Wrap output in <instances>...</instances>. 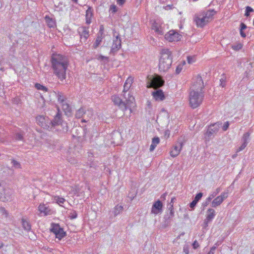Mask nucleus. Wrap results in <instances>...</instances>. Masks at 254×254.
I'll use <instances>...</instances> for the list:
<instances>
[{
    "mask_svg": "<svg viewBox=\"0 0 254 254\" xmlns=\"http://www.w3.org/2000/svg\"><path fill=\"white\" fill-rule=\"evenodd\" d=\"M204 83L201 77H197L190 88L189 105L192 109L198 107L202 103L204 95Z\"/></svg>",
    "mask_w": 254,
    "mask_h": 254,
    "instance_id": "obj_1",
    "label": "nucleus"
},
{
    "mask_svg": "<svg viewBox=\"0 0 254 254\" xmlns=\"http://www.w3.org/2000/svg\"><path fill=\"white\" fill-rule=\"evenodd\" d=\"M52 66L54 73L58 78L63 81L66 78V71L69 65V61L64 56L57 54L52 57Z\"/></svg>",
    "mask_w": 254,
    "mask_h": 254,
    "instance_id": "obj_2",
    "label": "nucleus"
},
{
    "mask_svg": "<svg viewBox=\"0 0 254 254\" xmlns=\"http://www.w3.org/2000/svg\"><path fill=\"white\" fill-rule=\"evenodd\" d=\"M158 68L160 73L167 72L171 67L173 56L169 49H162L159 52L158 57Z\"/></svg>",
    "mask_w": 254,
    "mask_h": 254,
    "instance_id": "obj_3",
    "label": "nucleus"
},
{
    "mask_svg": "<svg viewBox=\"0 0 254 254\" xmlns=\"http://www.w3.org/2000/svg\"><path fill=\"white\" fill-rule=\"evenodd\" d=\"M216 11L214 10H209L202 12L194 18V21L197 27H203L208 22L212 21Z\"/></svg>",
    "mask_w": 254,
    "mask_h": 254,
    "instance_id": "obj_4",
    "label": "nucleus"
},
{
    "mask_svg": "<svg viewBox=\"0 0 254 254\" xmlns=\"http://www.w3.org/2000/svg\"><path fill=\"white\" fill-rule=\"evenodd\" d=\"M12 192L10 189L6 187L5 183H0V201L6 202L10 200Z\"/></svg>",
    "mask_w": 254,
    "mask_h": 254,
    "instance_id": "obj_5",
    "label": "nucleus"
},
{
    "mask_svg": "<svg viewBox=\"0 0 254 254\" xmlns=\"http://www.w3.org/2000/svg\"><path fill=\"white\" fill-rule=\"evenodd\" d=\"M149 81L147 82V88H157L162 86L164 84V81L161 76L155 74L153 76H151Z\"/></svg>",
    "mask_w": 254,
    "mask_h": 254,
    "instance_id": "obj_6",
    "label": "nucleus"
},
{
    "mask_svg": "<svg viewBox=\"0 0 254 254\" xmlns=\"http://www.w3.org/2000/svg\"><path fill=\"white\" fill-rule=\"evenodd\" d=\"M182 38V35L174 30H169L164 35L165 39L169 42L179 41Z\"/></svg>",
    "mask_w": 254,
    "mask_h": 254,
    "instance_id": "obj_7",
    "label": "nucleus"
},
{
    "mask_svg": "<svg viewBox=\"0 0 254 254\" xmlns=\"http://www.w3.org/2000/svg\"><path fill=\"white\" fill-rule=\"evenodd\" d=\"M51 231L53 233L56 238L59 240H62L65 236L66 233L63 229L61 228L58 224L52 223L51 227Z\"/></svg>",
    "mask_w": 254,
    "mask_h": 254,
    "instance_id": "obj_8",
    "label": "nucleus"
},
{
    "mask_svg": "<svg viewBox=\"0 0 254 254\" xmlns=\"http://www.w3.org/2000/svg\"><path fill=\"white\" fill-rule=\"evenodd\" d=\"M123 96L125 100L124 102L125 110H126L128 107H131L134 105L135 104V99L130 92H123Z\"/></svg>",
    "mask_w": 254,
    "mask_h": 254,
    "instance_id": "obj_9",
    "label": "nucleus"
},
{
    "mask_svg": "<svg viewBox=\"0 0 254 254\" xmlns=\"http://www.w3.org/2000/svg\"><path fill=\"white\" fill-rule=\"evenodd\" d=\"M40 213L44 216L51 215L55 213V211L49 206L44 203H41L38 207Z\"/></svg>",
    "mask_w": 254,
    "mask_h": 254,
    "instance_id": "obj_10",
    "label": "nucleus"
},
{
    "mask_svg": "<svg viewBox=\"0 0 254 254\" xmlns=\"http://www.w3.org/2000/svg\"><path fill=\"white\" fill-rule=\"evenodd\" d=\"M36 122L39 126L44 128L47 129L49 127L50 122L48 118L43 116H38L36 117Z\"/></svg>",
    "mask_w": 254,
    "mask_h": 254,
    "instance_id": "obj_11",
    "label": "nucleus"
},
{
    "mask_svg": "<svg viewBox=\"0 0 254 254\" xmlns=\"http://www.w3.org/2000/svg\"><path fill=\"white\" fill-rule=\"evenodd\" d=\"M114 35L115 36V39H114L111 47V52L112 53L116 52L121 48V39L119 35H116L115 33Z\"/></svg>",
    "mask_w": 254,
    "mask_h": 254,
    "instance_id": "obj_12",
    "label": "nucleus"
},
{
    "mask_svg": "<svg viewBox=\"0 0 254 254\" xmlns=\"http://www.w3.org/2000/svg\"><path fill=\"white\" fill-rule=\"evenodd\" d=\"M221 124L219 123H216L210 125L206 132L205 135L208 137L216 133L220 128Z\"/></svg>",
    "mask_w": 254,
    "mask_h": 254,
    "instance_id": "obj_13",
    "label": "nucleus"
},
{
    "mask_svg": "<svg viewBox=\"0 0 254 254\" xmlns=\"http://www.w3.org/2000/svg\"><path fill=\"white\" fill-rule=\"evenodd\" d=\"M228 197V193L227 192H223L221 194V195L218 196L215 198L213 199L212 202V206L213 207H216L217 206L220 205L224 201L225 199H226Z\"/></svg>",
    "mask_w": 254,
    "mask_h": 254,
    "instance_id": "obj_14",
    "label": "nucleus"
},
{
    "mask_svg": "<svg viewBox=\"0 0 254 254\" xmlns=\"http://www.w3.org/2000/svg\"><path fill=\"white\" fill-rule=\"evenodd\" d=\"M183 143L182 142H178L177 144L174 145L170 152V154L172 157H177L180 153Z\"/></svg>",
    "mask_w": 254,
    "mask_h": 254,
    "instance_id": "obj_15",
    "label": "nucleus"
},
{
    "mask_svg": "<svg viewBox=\"0 0 254 254\" xmlns=\"http://www.w3.org/2000/svg\"><path fill=\"white\" fill-rule=\"evenodd\" d=\"M151 28L157 34L160 35L163 34V28L162 23L154 21L152 23Z\"/></svg>",
    "mask_w": 254,
    "mask_h": 254,
    "instance_id": "obj_16",
    "label": "nucleus"
},
{
    "mask_svg": "<svg viewBox=\"0 0 254 254\" xmlns=\"http://www.w3.org/2000/svg\"><path fill=\"white\" fill-rule=\"evenodd\" d=\"M163 204L159 200L155 201L152 205L151 212L154 214H158L162 211Z\"/></svg>",
    "mask_w": 254,
    "mask_h": 254,
    "instance_id": "obj_17",
    "label": "nucleus"
},
{
    "mask_svg": "<svg viewBox=\"0 0 254 254\" xmlns=\"http://www.w3.org/2000/svg\"><path fill=\"white\" fill-rule=\"evenodd\" d=\"M78 32L80 39H84V41H86L89 36L88 28L84 26L80 27L78 28Z\"/></svg>",
    "mask_w": 254,
    "mask_h": 254,
    "instance_id": "obj_18",
    "label": "nucleus"
},
{
    "mask_svg": "<svg viewBox=\"0 0 254 254\" xmlns=\"http://www.w3.org/2000/svg\"><path fill=\"white\" fill-rule=\"evenodd\" d=\"M152 96L153 99L157 101H163L165 98L164 93L161 89H158L152 92Z\"/></svg>",
    "mask_w": 254,
    "mask_h": 254,
    "instance_id": "obj_19",
    "label": "nucleus"
},
{
    "mask_svg": "<svg viewBox=\"0 0 254 254\" xmlns=\"http://www.w3.org/2000/svg\"><path fill=\"white\" fill-rule=\"evenodd\" d=\"M133 81L134 78L132 76H129L127 78L124 85L123 92H128V90L131 87L132 84L133 82Z\"/></svg>",
    "mask_w": 254,
    "mask_h": 254,
    "instance_id": "obj_20",
    "label": "nucleus"
},
{
    "mask_svg": "<svg viewBox=\"0 0 254 254\" xmlns=\"http://www.w3.org/2000/svg\"><path fill=\"white\" fill-rule=\"evenodd\" d=\"M93 16V9L90 6H88L85 14L86 23L87 24H89L91 23Z\"/></svg>",
    "mask_w": 254,
    "mask_h": 254,
    "instance_id": "obj_21",
    "label": "nucleus"
},
{
    "mask_svg": "<svg viewBox=\"0 0 254 254\" xmlns=\"http://www.w3.org/2000/svg\"><path fill=\"white\" fill-rule=\"evenodd\" d=\"M58 112L55 116L53 122L50 121V124H52L53 126L59 125L62 123V115L59 108L58 109Z\"/></svg>",
    "mask_w": 254,
    "mask_h": 254,
    "instance_id": "obj_22",
    "label": "nucleus"
},
{
    "mask_svg": "<svg viewBox=\"0 0 254 254\" xmlns=\"http://www.w3.org/2000/svg\"><path fill=\"white\" fill-rule=\"evenodd\" d=\"M62 108L65 114L68 116H70L71 115V108L69 105L66 102V101L61 104Z\"/></svg>",
    "mask_w": 254,
    "mask_h": 254,
    "instance_id": "obj_23",
    "label": "nucleus"
},
{
    "mask_svg": "<svg viewBox=\"0 0 254 254\" xmlns=\"http://www.w3.org/2000/svg\"><path fill=\"white\" fill-rule=\"evenodd\" d=\"M112 101L113 102L114 104L118 106H122L124 107V102L122 101L120 97L117 95H113L111 97Z\"/></svg>",
    "mask_w": 254,
    "mask_h": 254,
    "instance_id": "obj_24",
    "label": "nucleus"
},
{
    "mask_svg": "<svg viewBox=\"0 0 254 254\" xmlns=\"http://www.w3.org/2000/svg\"><path fill=\"white\" fill-rule=\"evenodd\" d=\"M21 223L23 228L27 231H29L31 229V226L29 221L24 218L21 219Z\"/></svg>",
    "mask_w": 254,
    "mask_h": 254,
    "instance_id": "obj_25",
    "label": "nucleus"
},
{
    "mask_svg": "<svg viewBox=\"0 0 254 254\" xmlns=\"http://www.w3.org/2000/svg\"><path fill=\"white\" fill-rule=\"evenodd\" d=\"M215 215V210L212 208L207 210L206 220L207 222L211 221Z\"/></svg>",
    "mask_w": 254,
    "mask_h": 254,
    "instance_id": "obj_26",
    "label": "nucleus"
},
{
    "mask_svg": "<svg viewBox=\"0 0 254 254\" xmlns=\"http://www.w3.org/2000/svg\"><path fill=\"white\" fill-rule=\"evenodd\" d=\"M52 199L60 206H62V204H64L65 202V199L60 197L59 195H53L52 196Z\"/></svg>",
    "mask_w": 254,
    "mask_h": 254,
    "instance_id": "obj_27",
    "label": "nucleus"
},
{
    "mask_svg": "<svg viewBox=\"0 0 254 254\" xmlns=\"http://www.w3.org/2000/svg\"><path fill=\"white\" fill-rule=\"evenodd\" d=\"M53 93L57 95L58 101L61 105L66 102L65 98L61 92H58V93H56L54 91Z\"/></svg>",
    "mask_w": 254,
    "mask_h": 254,
    "instance_id": "obj_28",
    "label": "nucleus"
},
{
    "mask_svg": "<svg viewBox=\"0 0 254 254\" xmlns=\"http://www.w3.org/2000/svg\"><path fill=\"white\" fill-rule=\"evenodd\" d=\"M46 22L50 27H54L56 25L55 21L52 18H50L49 16H45Z\"/></svg>",
    "mask_w": 254,
    "mask_h": 254,
    "instance_id": "obj_29",
    "label": "nucleus"
},
{
    "mask_svg": "<svg viewBox=\"0 0 254 254\" xmlns=\"http://www.w3.org/2000/svg\"><path fill=\"white\" fill-rule=\"evenodd\" d=\"M186 62L185 61H183L180 62L177 66L175 70V73L177 74H179L182 70L184 66L185 65Z\"/></svg>",
    "mask_w": 254,
    "mask_h": 254,
    "instance_id": "obj_30",
    "label": "nucleus"
},
{
    "mask_svg": "<svg viewBox=\"0 0 254 254\" xmlns=\"http://www.w3.org/2000/svg\"><path fill=\"white\" fill-rule=\"evenodd\" d=\"M247 28V25L244 23H241L240 24V34L242 37L246 38L247 36L246 34L244 32V30H245Z\"/></svg>",
    "mask_w": 254,
    "mask_h": 254,
    "instance_id": "obj_31",
    "label": "nucleus"
},
{
    "mask_svg": "<svg viewBox=\"0 0 254 254\" xmlns=\"http://www.w3.org/2000/svg\"><path fill=\"white\" fill-rule=\"evenodd\" d=\"M243 47V44L241 43H237L231 45V48L235 51H239Z\"/></svg>",
    "mask_w": 254,
    "mask_h": 254,
    "instance_id": "obj_32",
    "label": "nucleus"
},
{
    "mask_svg": "<svg viewBox=\"0 0 254 254\" xmlns=\"http://www.w3.org/2000/svg\"><path fill=\"white\" fill-rule=\"evenodd\" d=\"M102 39L103 37L102 36H97L96 41L93 45V47L94 49H96L99 47V46L101 44L102 42Z\"/></svg>",
    "mask_w": 254,
    "mask_h": 254,
    "instance_id": "obj_33",
    "label": "nucleus"
},
{
    "mask_svg": "<svg viewBox=\"0 0 254 254\" xmlns=\"http://www.w3.org/2000/svg\"><path fill=\"white\" fill-rule=\"evenodd\" d=\"M86 111L83 108H80L77 111L75 114V117L77 118H81L83 117V115L85 114Z\"/></svg>",
    "mask_w": 254,
    "mask_h": 254,
    "instance_id": "obj_34",
    "label": "nucleus"
},
{
    "mask_svg": "<svg viewBox=\"0 0 254 254\" xmlns=\"http://www.w3.org/2000/svg\"><path fill=\"white\" fill-rule=\"evenodd\" d=\"M35 87L38 90H43L45 92H47L48 91V88L46 87H45L39 83H36L35 85Z\"/></svg>",
    "mask_w": 254,
    "mask_h": 254,
    "instance_id": "obj_35",
    "label": "nucleus"
},
{
    "mask_svg": "<svg viewBox=\"0 0 254 254\" xmlns=\"http://www.w3.org/2000/svg\"><path fill=\"white\" fill-rule=\"evenodd\" d=\"M250 133L249 132L245 133L244 134L242 138V140L243 143H246V144H248V141L250 137Z\"/></svg>",
    "mask_w": 254,
    "mask_h": 254,
    "instance_id": "obj_36",
    "label": "nucleus"
},
{
    "mask_svg": "<svg viewBox=\"0 0 254 254\" xmlns=\"http://www.w3.org/2000/svg\"><path fill=\"white\" fill-rule=\"evenodd\" d=\"M160 142V139L158 137H155L152 138V144L157 146Z\"/></svg>",
    "mask_w": 254,
    "mask_h": 254,
    "instance_id": "obj_37",
    "label": "nucleus"
},
{
    "mask_svg": "<svg viewBox=\"0 0 254 254\" xmlns=\"http://www.w3.org/2000/svg\"><path fill=\"white\" fill-rule=\"evenodd\" d=\"M11 163L15 168H20V164L14 159H12Z\"/></svg>",
    "mask_w": 254,
    "mask_h": 254,
    "instance_id": "obj_38",
    "label": "nucleus"
},
{
    "mask_svg": "<svg viewBox=\"0 0 254 254\" xmlns=\"http://www.w3.org/2000/svg\"><path fill=\"white\" fill-rule=\"evenodd\" d=\"M253 9L250 6H247L246 8V12L245 13V15L247 17H248L250 15V13L252 12Z\"/></svg>",
    "mask_w": 254,
    "mask_h": 254,
    "instance_id": "obj_39",
    "label": "nucleus"
},
{
    "mask_svg": "<svg viewBox=\"0 0 254 254\" xmlns=\"http://www.w3.org/2000/svg\"><path fill=\"white\" fill-rule=\"evenodd\" d=\"M202 196V193L199 192L196 195V196H195L194 199L193 200L197 202L201 199Z\"/></svg>",
    "mask_w": 254,
    "mask_h": 254,
    "instance_id": "obj_40",
    "label": "nucleus"
},
{
    "mask_svg": "<svg viewBox=\"0 0 254 254\" xmlns=\"http://www.w3.org/2000/svg\"><path fill=\"white\" fill-rule=\"evenodd\" d=\"M194 57H188L187 61L189 64L193 63L195 62Z\"/></svg>",
    "mask_w": 254,
    "mask_h": 254,
    "instance_id": "obj_41",
    "label": "nucleus"
},
{
    "mask_svg": "<svg viewBox=\"0 0 254 254\" xmlns=\"http://www.w3.org/2000/svg\"><path fill=\"white\" fill-rule=\"evenodd\" d=\"M85 115H87V116L89 118H92L93 116V112L92 110H88Z\"/></svg>",
    "mask_w": 254,
    "mask_h": 254,
    "instance_id": "obj_42",
    "label": "nucleus"
},
{
    "mask_svg": "<svg viewBox=\"0 0 254 254\" xmlns=\"http://www.w3.org/2000/svg\"><path fill=\"white\" fill-rule=\"evenodd\" d=\"M110 10L113 12L115 13L117 11V7L115 4H112L110 6Z\"/></svg>",
    "mask_w": 254,
    "mask_h": 254,
    "instance_id": "obj_43",
    "label": "nucleus"
},
{
    "mask_svg": "<svg viewBox=\"0 0 254 254\" xmlns=\"http://www.w3.org/2000/svg\"><path fill=\"white\" fill-rule=\"evenodd\" d=\"M247 144L246 143H243L242 145L237 149V152H240L245 148Z\"/></svg>",
    "mask_w": 254,
    "mask_h": 254,
    "instance_id": "obj_44",
    "label": "nucleus"
},
{
    "mask_svg": "<svg viewBox=\"0 0 254 254\" xmlns=\"http://www.w3.org/2000/svg\"><path fill=\"white\" fill-rule=\"evenodd\" d=\"M229 123L228 122H226L224 123L222 127V129L224 131H226L229 127Z\"/></svg>",
    "mask_w": 254,
    "mask_h": 254,
    "instance_id": "obj_45",
    "label": "nucleus"
},
{
    "mask_svg": "<svg viewBox=\"0 0 254 254\" xmlns=\"http://www.w3.org/2000/svg\"><path fill=\"white\" fill-rule=\"evenodd\" d=\"M192 246L194 249H196L199 247V245L196 240H195L192 244Z\"/></svg>",
    "mask_w": 254,
    "mask_h": 254,
    "instance_id": "obj_46",
    "label": "nucleus"
},
{
    "mask_svg": "<svg viewBox=\"0 0 254 254\" xmlns=\"http://www.w3.org/2000/svg\"><path fill=\"white\" fill-rule=\"evenodd\" d=\"M220 86L224 87L226 85V81L224 79L221 78L220 80Z\"/></svg>",
    "mask_w": 254,
    "mask_h": 254,
    "instance_id": "obj_47",
    "label": "nucleus"
},
{
    "mask_svg": "<svg viewBox=\"0 0 254 254\" xmlns=\"http://www.w3.org/2000/svg\"><path fill=\"white\" fill-rule=\"evenodd\" d=\"M164 137L166 138H168L170 136V131L169 130H166L164 132Z\"/></svg>",
    "mask_w": 254,
    "mask_h": 254,
    "instance_id": "obj_48",
    "label": "nucleus"
},
{
    "mask_svg": "<svg viewBox=\"0 0 254 254\" xmlns=\"http://www.w3.org/2000/svg\"><path fill=\"white\" fill-rule=\"evenodd\" d=\"M169 209L170 210L171 214L172 215H173V213H174V211H173L174 206H173V204H169Z\"/></svg>",
    "mask_w": 254,
    "mask_h": 254,
    "instance_id": "obj_49",
    "label": "nucleus"
},
{
    "mask_svg": "<svg viewBox=\"0 0 254 254\" xmlns=\"http://www.w3.org/2000/svg\"><path fill=\"white\" fill-rule=\"evenodd\" d=\"M77 214L75 211H73L72 213L71 214L70 218L71 219H75L77 217Z\"/></svg>",
    "mask_w": 254,
    "mask_h": 254,
    "instance_id": "obj_50",
    "label": "nucleus"
},
{
    "mask_svg": "<svg viewBox=\"0 0 254 254\" xmlns=\"http://www.w3.org/2000/svg\"><path fill=\"white\" fill-rule=\"evenodd\" d=\"M117 0V4H118L120 5H123L126 1V0Z\"/></svg>",
    "mask_w": 254,
    "mask_h": 254,
    "instance_id": "obj_51",
    "label": "nucleus"
},
{
    "mask_svg": "<svg viewBox=\"0 0 254 254\" xmlns=\"http://www.w3.org/2000/svg\"><path fill=\"white\" fill-rule=\"evenodd\" d=\"M197 202L195 200H193V201L190 203V208H193L196 204Z\"/></svg>",
    "mask_w": 254,
    "mask_h": 254,
    "instance_id": "obj_52",
    "label": "nucleus"
},
{
    "mask_svg": "<svg viewBox=\"0 0 254 254\" xmlns=\"http://www.w3.org/2000/svg\"><path fill=\"white\" fill-rule=\"evenodd\" d=\"M0 210L1 211L2 213H3L5 215V216H7L8 213L4 208H0Z\"/></svg>",
    "mask_w": 254,
    "mask_h": 254,
    "instance_id": "obj_53",
    "label": "nucleus"
},
{
    "mask_svg": "<svg viewBox=\"0 0 254 254\" xmlns=\"http://www.w3.org/2000/svg\"><path fill=\"white\" fill-rule=\"evenodd\" d=\"M23 137V136L22 134H20V133H17L16 135V138L17 139H18V140H21L22 139Z\"/></svg>",
    "mask_w": 254,
    "mask_h": 254,
    "instance_id": "obj_54",
    "label": "nucleus"
},
{
    "mask_svg": "<svg viewBox=\"0 0 254 254\" xmlns=\"http://www.w3.org/2000/svg\"><path fill=\"white\" fill-rule=\"evenodd\" d=\"M103 31H104V26L103 25H101L100 27V31H99V32L101 34V35L100 36H102V34H103Z\"/></svg>",
    "mask_w": 254,
    "mask_h": 254,
    "instance_id": "obj_55",
    "label": "nucleus"
},
{
    "mask_svg": "<svg viewBox=\"0 0 254 254\" xmlns=\"http://www.w3.org/2000/svg\"><path fill=\"white\" fill-rule=\"evenodd\" d=\"M216 248L215 247H213L211 248L210 252L208 253V254H213L214 251H215Z\"/></svg>",
    "mask_w": 254,
    "mask_h": 254,
    "instance_id": "obj_56",
    "label": "nucleus"
},
{
    "mask_svg": "<svg viewBox=\"0 0 254 254\" xmlns=\"http://www.w3.org/2000/svg\"><path fill=\"white\" fill-rule=\"evenodd\" d=\"M156 147V146L151 144L150 146V151H152L154 150V149L155 148V147Z\"/></svg>",
    "mask_w": 254,
    "mask_h": 254,
    "instance_id": "obj_57",
    "label": "nucleus"
},
{
    "mask_svg": "<svg viewBox=\"0 0 254 254\" xmlns=\"http://www.w3.org/2000/svg\"><path fill=\"white\" fill-rule=\"evenodd\" d=\"M120 209V210H122L123 209V206L120 205V206H117L116 207V209Z\"/></svg>",
    "mask_w": 254,
    "mask_h": 254,
    "instance_id": "obj_58",
    "label": "nucleus"
},
{
    "mask_svg": "<svg viewBox=\"0 0 254 254\" xmlns=\"http://www.w3.org/2000/svg\"><path fill=\"white\" fill-rule=\"evenodd\" d=\"M214 197V195L212 194V195H210L208 197V200H211L212 199V198H213Z\"/></svg>",
    "mask_w": 254,
    "mask_h": 254,
    "instance_id": "obj_59",
    "label": "nucleus"
},
{
    "mask_svg": "<svg viewBox=\"0 0 254 254\" xmlns=\"http://www.w3.org/2000/svg\"><path fill=\"white\" fill-rule=\"evenodd\" d=\"M175 199V197L172 198L170 204H173Z\"/></svg>",
    "mask_w": 254,
    "mask_h": 254,
    "instance_id": "obj_60",
    "label": "nucleus"
},
{
    "mask_svg": "<svg viewBox=\"0 0 254 254\" xmlns=\"http://www.w3.org/2000/svg\"><path fill=\"white\" fill-rule=\"evenodd\" d=\"M166 195V193H164L162 196H161V198H163V199H165V196Z\"/></svg>",
    "mask_w": 254,
    "mask_h": 254,
    "instance_id": "obj_61",
    "label": "nucleus"
},
{
    "mask_svg": "<svg viewBox=\"0 0 254 254\" xmlns=\"http://www.w3.org/2000/svg\"><path fill=\"white\" fill-rule=\"evenodd\" d=\"M3 246V244L2 242L0 241V248H1Z\"/></svg>",
    "mask_w": 254,
    "mask_h": 254,
    "instance_id": "obj_62",
    "label": "nucleus"
},
{
    "mask_svg": "<svg viewBox=\"0 0 254 254\" xmlns=\"http://www.w3.org/2000/svg\"><path fill=\"white\" fill-rule=\"evenodd\" d=\"M82 122H87V121H86L85 120H82Z\"/></svg>",
    "mask_w": 254,
    "mask_h": 254,
    "instance_id": "obj_63",
    "label": "nucleus"
},
{
    "mask_svg": "<svg viewBox=\"0 0 254 254\" xmlns=\"http://www.w3.org/2000/svg\"><path fill=\"white\" fill-rule=\"evenodd\" d=\"M72 0L74 1L75 2H77L78 0Z\"/></svg>",
    "mask_w": 254,
    "mask_h": 254,
    "instance_id": "obj_64",
    "label": "nucleus"
}]
</instances>
